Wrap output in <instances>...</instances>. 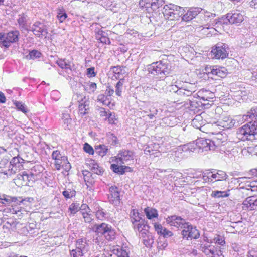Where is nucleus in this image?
<instances>
[{"instance_id": "50", "label": "nucleus", "mask_w": 257, "mask_h": 257, "mask_svg": "<svg viewBox=\"0 0 257 257\" xmlns=\"http://www.w3.org/2000/svg\"><path fill=\"white\" fill-rule=\"evenodd\" d=\"M83 174L85 182L88 183L89 185H92L94 183L93 178H90V177L92 176L91 172L88 171H83Z\"/></svg>"}, {"instance_id": "7", "label": "nucleus", "mask_w": 257, "mask_h": 257, "mask_svg": "<svg viewBox=\"0 0 257 257\" xmlns=\"http://www.w3.org/2000/svg\"><path fill=\"white\" fill-rule=\"evenodd\" d=\"M189 146L192 152H199L200 150L202 152L213 150L211 140L204 138H199L195 142L189 143Z\"/></svg>"}, {"instance_id": "36", "label": "nucleus", "mask_w": 257, "mask_h": 257, "mask_svg": "<svg viewBox=\"0 0 257 257\" xmlns=\"http://www.w3.org/2000/svg\"><path fill=\"white\" fill-rule=\"evenodd\" d=\"M57 64L62 69L66 70H71V66L68 60L66 59H59L56 61Z\"/></svg>"}, {"instance_id": "32", "label": "nucleus", "mask_w": 257, "mask_h": 257, "mask_svg": "<svg viewBox=\"0 0 257 257\" xmlns=\"http://www.w3.org/2000/svg\"><path fill=\"white\" fill-rule=\"evenodd\" d=\"M0 172L1 174L6 175L7 178H9L15 174L18 171L10 163L7 168L1 169Z\"/></svg>"}, {"instance_id": "49", "label": "nucleus", "mask_w": 257, "mask_h": 257, "mask_svg": "<svg viewBox=\"0 0 257 257\" xmlns=\"http://www.w3.org/2000/svg\"><path fill=\"white\" fill-rule=\"evenodd\" d=\"M126 167L119 166L116 164H111V169L115 172L119 174H123L125 172Z\"/></svg>"}, {"instance_id": "56", "label": "nucleus", "mask_w": 257, "mask_h": 257, "mask_svg": "<svg viewBox=\"0 0 257 257\" xmlns=\"http://www.w3.org/2000/svg\"><path fill=\"white\" fill-rule=\"evenodd\" d=\"M215 66H207L205 68V73H206L209 78H213V71L215 70Z\"/></svg>"}, {"instance_id": "12", "label": "nucleus", "mask_w": 257, "mask_h": 257, "mask_svg": "<svg viewBox=\"0 0 257 257\" xmlns=\"http://www.w3.org/2000/svg\"><path fill=\"white\" fill-rule=\"evenodd\" d=\"M225 44L218 43L211 51V56L215 59H224L228 56Z\"/></svg>"}, {"instance_id": "5", "label": "nucleus", "mask_w": 257, "mask_h": 257, "mask_svg": "<svg viewBox=\"0 0 257 257\" xmlns=\"http://www.w3.org/2000/svg\"><path fill=\"white\" fill-rule=\"evenodd\" d=\"M20 33L17 30L8 33H0V46L7 48L11 44L17 43L19 39Z\"/></svg>"}, {"instance_id": "14", "label": "nucleus", "mask_w": 257, "mask_h": 257, "mask_svg": "<svg viewBox=\"0 0 257 257\" xmlns=\"http://www.w3.org/2000/svg\"><path fill=\"white\" fill-rule=\"evenodd\" d=\"M108 199L109 203L114 206H117L120 204V192L117 187L115 186L110 187Z\"/></svg>"}, {"instance_id": "4", "label": "nucleus", "mask_w": 257, "mask_h": 257, "mask_svg": "<svg viewBox=\"0 0 257 257\" xmlns=\"http://www.w3.org/2000/svg\"><path fill=\"white\" fill-rule=\"evenodd\" d=\"M93 231L96 232L97 234L103 235L108 240H114L115 238L116 233L111 226L102 223L100 224H95L92 228Z\"/></svg>"}, {"instance_id": "3", "label": "nucleus", "mask_w": 257, "mask_h": 257, "mask_svg": "<svg viewBox=\"0 0 257 257\" xmlns=\"http://www.w3.org/2000/svg\"><path fill=\"white\" fill-rule=\"evenodd\" d=\"M185 12L182 7L172 4L165 5L163 7L164 16L166 19L170 20H178L179 18H182V15Z\"/></svg>"}, {"instance_id": "37", "label": "nucleus", "mask_w": 257, "mask_h": 257, "mask_svg": "<svg viewBox=\"0 0 257 257\" xmlns=\"http://www.w3.org/2000/svg\"><path fill=\"white\" fill-rule=\"evenodd\" d=\"M226 172L222 170L214 171V181H219L225 180L228 178Z\"/></svg>"}, {"instance_id": "64", "label": "nucleus", "mask_w": 257, "mask_h": 257, "mask_svg": "<svg viewBox=\"0 0 257 257\" xmlns=\"http://www.w3.org/2000/svg\"><path fill=\"white\" fill-rule=\"evenodd\" d=\"M70 257H82L84 254L76 249H72L70 250Z\"/></svg>"}, {"instance_id": "16", "label": "nucleus", "mask_w": 257, "mask_h": 257, "mask_svg": "<svg viewBox=\"0 0 257 257\" xmlns=\"http://www.w3.org/2000/svg\"><path fill=\"white\" fill-rule=\"evenodd\" d=\"M52 158L55 160L54 164L57 170H60L63 166V162H67V157L62 155L59 150L54 151L52 154Z\"/></svg>"}, {"instance_id": "62", "label": "nucleus", "mask_w": 257, "mask_h": 257, "mask_svg": "<svg viewBox=\"0 0 257 257\" xmlns=\"http://www.w3.org/2000/svg\"><path fill=\"white\" fill-rule=\"evenodd\" d=\"M83 149L84 151L89 154H94V149L91 146L87 143H85L84 145Z\"/></svg>"}, {"instance_id": "52", "label": "nucleus", "mask_w": 257, "mask_h": 257, "mask_svg": "<svg viewBox=\"0 0 257 257\" xmlns=\"http://www.w3.org/2000/svg\"><path fill=\"white\" fill-rule=\"evenodd\" d=\"M97 88L96 84L89 82L85 86V90L89 93H93Z\"/></svg>"}, {"instance_id": "44", "label": "nucleus", "mask_w": 257, "mask_h": 257, "mask_svg": "<svg viewBox=\"0 0 257 257\" xmlns=\"http://www.w3.org/2000/svg\"><path fill=\"white\" fill-rule=\"evenodd\" d=\"M124 82V79L123 78L120 79L116 83L115 88V93L116 95L120 96L121 95L123 85Z\"/></svg>"}, {"instance_id": "51", "label": "nucleus", "mask_w": 257, "mask_h": 257, "mask_svg": "<svg viewBox=\"0 0 257 257\" xmlns=\"http://www.w3.org/2000/svg\"><path fill=\"white\" fill-rule=\"evenodd\" d=\"M177 84L175 85H170L169 86V89L170 92H173L175 94L180 96V93H179V91L181 90V83H177Z\"/></svg>"}, {"instance_id": "34", "label": "nucleus", "mask_w": 257, "mask_h": 257, "mask_svg": "<svg viewBox=\"0 0 257 257\" xmlns=\"http://www.w3.org/2000/svg\"><path fill=\"white\" fill-rule=\"evenodd\" d=\"M109 150L108 147L105 145L101 144L95 146V152L101 157H103L107 154Z\"/></svg>"}, {"instance_id": "24", "label": "nucleus", "mask_w": 257, "mask_h": 257, "mask_svg": "<svg viewBox=\"0 0 257 257\" xmlns=\"http://www.w3.org/2000/svg\"><path fill=\"white\" fill-rule=\"evenodd\" d=\"M197 95L203 100L209 101L216 97L215 94L210 90L202 89L197 93Z\"/></svg>"}, {"instance_id": "48", "label": "nucleus", "mask_w": 257, "mask_h": 257, "mask_svg": "<svg viewBox=\"0 0 257 257\" xmlns=\"http://www.w3.org/2000/svg\"><path fill=\"white\" fill-rule=\"evenodd\" d=\"M42 55L41 53L36 50H33L30 51L26 58L29 59H35L36 58H40Z\"/></svg>"}, {"instance_id": "10", "label": "nucleus", "mask_w": 257, "mask_h": 257, "mask_svg": "<svg viewBox=\"0 0 257 257\" xmlns=\"http://www.w3.org/2000/svg\"><path fill=\"white\" fill-rule=\"evenodd\" d=\"M134 158L133 152L128 150H122L119 152L116 161L117 163L130 165L133 162Z\"/></svg>"}, {"instance_id": "27", "label": "nucleus", "mask_w": 257, "mask_h": 257, "mask_svg": "<svg viewBox=\"0 0 257 257\" xmlns=\"http://www.w3.org/2000/svg\"><path fill=\"white\" fill-rule=\"evenodd\" d=\"M130 248L127 246H118L117 248L113 249L114 254L118 257H130Z\"/></svg>"}, {"instance_id": "40", "label": "nucleus", "mask_w": 257, "mask_h": 257, "mask_svg": "<svg viewBox=\"0 0 257 257\" xmlns=\"http://www.w3.org/2000/svg\"><path fill=\"white\" fill-rule=\"evenodd\" d=\"M165 4L164 0H152L151 4V9L154 11H157L162 7Z\"/></svg>"}, {"instance_id": "2", "label": "nucleus", "mask_w": 257, "mask_h": 257, "mask_svg": "<svg viewBox=\"0 0 257 257\" xmlns=\"http://www.w3.org/2000/svg\"><path fill=\"white\" fill-rule=\"evenodd\" d=\"M244 20L243 13L238 10L233 12L228 13L225 17H222L218 20L214 19L212 22V25L218 27L219 25H222L229 22L231 24H239Z\"/></svg>"}, {"instance_id": "1", "label": "nucleus", "mask_w": 257, "mask_h": 257, "mask_svg": "<svg viewBox=\"0 0 257 257\" xmlns=\"http://www.w3.org/2000/svg\"><path fill=\"white\" fill-rule=\"evenodd\" d=\"M242 120L249 122L239 128L237 137L243 140L253 141L257 139V106L252 108L247 114L242 116Z\"/></svg>"}, {"instance_id": "38", "label": "nucleus", "mask_w": 257, "mask_h": 257, "mask_svg": "<svg viewBox=\"0 0 257 257\" xmlns=\"http://www.w3.org/2000/svg\"><path fill=\"white\" fill-rule=\"evenodd\" d=\"M229 190L227 191H213L211 193V196L217 198L227 197L229 195Z\"/></svg>"}, {"instance_id": "46", "label": "nucleus", "mask_w": 257, "mask_h": 257, "mask_svg": "<svg viewBox=\"0 0 257 257\" xmlns=\"http://www.w3.org/2000/svg\"><path fill=\"white\" fill-rule=\"evenodd\" d=\"M166 86V82L163 80H159L158 81L156 85L154 90L153 91H157L160 93H162L164 91V87Z\"/></svg>"}, {"instance_id": "61", "label": "nucleus", "mask_w": 257, "mask_h": 257, "mask_svg": "<svg viewBox=\"0 0 257 257\" xmlns=\"http://www.w3.org/2000/svg\"><path fill=\"white\" fill-rule=\"evenodd\" d=\"M62 194L66 198L68 199L75 196V191L74 190H67L64 191Z\"/></svg>"}, {"instance_id": "31", "label": "nucleus", "mask_w": 257, "mask_h": 257, "mask_svg": "<svg viewBox=\"0 0 257 257\" xmlns=\"http://www.w3.org/2000/svg\"><path fill=\"white\" fill-rule=\"evenodd\" d=\"M89 166L91 171L96 174L101 175L104 172L103 169L94 160L90 161Z\"/></svg>"}, {"instance_id": "58", "label": "nucleus", "mask_w": 257, "mask_h": 257, "mask_svg": "<svg viewBox=\"0 0 257 257\" xmlns=\"http://www.w3.org/2000/svg\"><path fill=\"white\" fill-rule=\"evenodd\" d=\"M15 104L18 110L24 113H26L28 112V109L24 103L21 102H16Z\"/></svg>"}, {"instance_id": "43", "label": "nucleus", "mask_w": 257, "mask_h": 257, "mask_svg": "<svg viewBox=\"0 0 257 257\" xmlns=\"http://www.w3.org/2000/svg\"><path fill=\"white\" fill-rule=\"evenodd\" d=\"M220 123L222 124L223 127L229 128L233 126L235 122L231 118L225 117L224 118V120H223V121L220 122Z\"/></svg>"}, {"instance_id": "13", "label": "nucleus", "mask_w": 257, "mask_h": 257, "mask_svg": "<svg viewBox=\"0 0 257 257\" xmlns=\"http://www.w3.org/2000/svg\"><path fill=\"white\" fill-rule=\"evenodd\" d=\"M197 90V85L195 83L185 82L181 83V90L179 93L180 97H187L191 96Z\"/></svg>"}, {"instance_id": "25", "label": "nucleus", "mask_w": 257, "mask_h": 257, "mask_svg": "<svg viewBox=\"0 0 257 257\" xmlns=\"http://www.w3.org/2000/svg\"><path fill=\"white\" fill-rule=\"evenodd\" d=\"M190 147L189 146V143L181 146H179L177 148L176 151L174 152V155L178 158V160L179 159L183 157L184 156V155L183 154V153H192L191 151V149H190Z\"/></svg>"}, {"instance_id": "11", "label": "nucleus", "mask_w": 257, "mask_h": 257, "mask_svg": "<svg viewBox=\"0 0 257 257\" xmlns=\"http://www.w3.org/2000/svg\"><path fill=\"white\" fill-rule=\"evenodd\" d=\"M14 180L16 184L22 186H30L35 182L28 171H25L18 174Z\"/></svg>"}, {"instance_id": "45", "label": "nucleus", "mask_w": 257, "mask_h": 257, "mask_svg": "<svg viewBox=\"0 0 257 257\" xmlns=\"http://www.w3.org/2000/svg\"><path fill=\"white\" fill-rule=\"evenodd\" d=\"M125 68L120 66H113L111 68L112 72L116 75H117V76H116V78H119L120 74H123L125 73Z\"/></svg>"}, {"instance_id": "33", "label": "nucleus", "mask_w": 257, "mask_h": 257, "mask_svg": "<svg viewBox=\"0 0 257 257\" xmlns=\"http://www.w3.org/2000/svg\"><path fill=\"white\" fill-rule=\"evenodd\" d=\"M130 216L132 224L137 223L143 220L142 215L138 212L137 210L132 209L130 212Z\"/></svg>"}, {"instance_id": "57", "label": "nucleus", "mask_w": 257, "mask_h": 257, "mask_svg": "<svg viewBox=\"0 0 257 257\" xmlns=\"http://www.w3.org/2000/svg\"><path fill=\"white\" fill-rule=\"evenodd\" d=\"M152 0H140L139 5L141 7L145 8L147 10L151 8Z\"/></svg>"}, {"instance_id": "59", "label": "nucleus", "mask_w": 257, "mask_h": 257, "mask_svg": "<svg viewBox=\"0 0 257 257\" xmlns=\"http://www.w3.org/2000/svg\"><path fill=\"white\" fill-rule=\"evenodd\" d=\"M12 202V200L11 197L9 196H6L5 195L0 196V203L8 205Z\"/></svg>"}, {"instance_id": "41", "label": "nucleus", "mask_w": 257, "mask_h": 257, "mask_svg": "<svg viewBox=\"0 0 257 257\" xmlns=\"http://www.w3.org/2000/svg\"><path fill=\"white\" fill-rule=\"evenodd\" d=\"M107 140L108 144L111 145L115 146L118 144L117 137L110 132L107 134Z\"/></svg>"}, {"instance_id": "28", "label": "nucleus", "mask_w": 257, "mask_h": 257, "mask_svg": "<svg viewBox=\"0 0 257 257\" xmlns=\"http://www.w3.org/2000/svg\"><path fill=\"white\" fill-rule=\"evenodd\" d=\"M95 213L96 218L100 220H104L108 217V213L98 205L95 207Z\"/></svg>"}, {"instance_id": "21", "label": "nucleus", "mask_w": 257, "mask_h": 257, "mask_svg": "<svg viewBox=\"0 0 257 257\" xmlns=\"http://www.w3.org/2000/svg\"><path fill=\"white\" fill-rule=\"evenodd\" d=\"M159 145L158 143H153L148 145L144 150V153L146 155H152L153 157H158L160 152L158 150Z\"/></svg>"}, {"instance_id": "54", "label": "nucleus", "mask_w": 257, "mask_h": 257, "mask_svg": "<svg viewBox=\"0 0 257 257\" xmlns=\"http://www.w3.org/2000/svg\"><path fill=\"white\" fill-rule=\"evenodd\" d=\"M81 215L83 216L84 221L85 223H90L93 220L92 216L90 214V212H83L82 213H81Z\"/></svg>"}, {"instance_id": "19", "label": "nucleus", "mask_w": 257, "mask_h": 257, "mask_svg": "<svg viewBox=\"0 0 257 257\" xmlns=\"http://www.w3.org/2000/svg\"><path fill=\"white\" fill-rule=\"evenodd\" d=\"M31 30L38 37H42L47 33V29L44 24L39 22H36L33 24L31 27Z\"/></svg>"}, {"instance_id": "18", "label": "nucleus", "mask_w": 257, "mask_h": 257, "mask_svg": "<svg viewBox=\"0 0 257 257\" xmlns=\"http://www.w3.org/2000/svg\"><path fill=\"white\" fill-rule=\"evenodd\" d=\"M202 10V8L199 7L191 8L182 15V20L185 22L189 21L197 16Z\"/></svg>"}, {"instance_id": "53", "label": "nucleus", "mask_w": 257, "mask_h": 257, "mask_svg": "<svg viewBox=\"0 0 257 257\" xmlns=\"http://www.w3.org/2000/svg\"><path fill=\"white\" fill-rule=\"evenodd\" d=\"M226 147H223L220 149L221 151L223 152L226 155L228 156L229 158H232L233 156L235 155V153H237V151L236 149L233 148L231 150L225 149Z\"/></svg>"}, {"instance_id": "9", "label": "nucleus", "mask_w": 257, "mask_h": 257, "mask_svg": "<svg viewBox=\"0 0 257 257\" xmlns=\"http://www.w3.org/2000/svg\"><path fill=\"white\" fill-rule=\"evenodd\" d=\"M212 142V149L215 150L218 147H222L224 146L228 147L230 143L227 142V137L225 134L219 133L214 136L211 140Z\"/></svg>"}, {"instance_id": "22", "label": "nucleus", "mask_w": 257, "mask_h": 257, "mask_svg": "<svg viewBox=\"0 0 257 257\" xmlns=\"http://www.w3.org/2000/svg\"><path fill=\"white\" fill-rule=\"evenodd\" d=\"M76 250L83 253L84 255L89 250V245L87 243L86 239H79L75 243V248Z\"/></svg>"}, {"instance_id": "17", "label": "nucleus", "mask_w": 257, "mask_h": 257, "mask_svg": "<svg viewBox=\"0 0 257 257\" xmlns=\"http://www.w3.org/2000/svg\"><path fill=\"white\" fill-rule=\"evenodd\" d=\"M242 208L244 210H255L257 209V196H251L247 197L242 203Z\"/></svg>"}, {"instance_id": "20", "label": "nucleus", "mask_w": 257, "mask_h": 257, "mask_svg": "<svg viewBox=\"0 0 257 257\" xmlns=\"http://www.w3.org/2000/svg\"><path fill=\"white\" fill-rule=\"evenodd\" d=\"M133 226L134 229L140 233L141 237H145L150 228V227L144 220H142L137 223L133 224Z\"/></svg>"}, {"instance_id": "29", "label": "nucleus", "mask_w": 257, "mask_h": 257, "mask_svg": "<svg viewBox=\"0 0 257 257\" xmlns=\"http://www.w3.org/2000/svg\"><path fill=\"white\" fill-rule=\"evenodd\" d=\"M213 72V79H217L219 77L224 78L227 74V69L224 67L215 66Z\"/></svg>"}, {"instance_id": "35", "label": "nucleus", "mask_w": 257, "mask_h": 257, "mask_svg": "<svg viewBox=\"0 0 257 257\" xmlns=\"http://www.w3.org/2000/svg\"><path fill=\"white\" fill-rule=\"evenodd\" d=\"M144 212L149 219L157 218L158 216V211L156 209L151 207H147L144 209Z\"/></svg>"}, {"instance_id": "8", "label": "nucleus", "mask_w": 257, "mask_h": 257, "mask_svg": "<svg viewBox=\"0 0 257 257\" xmlns=\"http://www.w3.org/2000/svg\"><path fill=\"white\" fill-rule=\"evenodd\" d=\"M182 228L183 230L181 232V234L184 239L187 240L197 239L200 236L199 231L196 227H193L188 222H186V224L184 225Z\"/></svg>"}, {"instance_id": "55", "label": "nucleus", "mask_w": 257, "mask_h": 257, "mask_svg": "<svg viewBox=\"0 0 257 257\" xmlns=\"http://www.w3.org/2000/svg\"><path fill=\"white\" fill-rule=\"evenodd\" d=\"M97 100L103 105H108L110 103L107 96L104 94H99L98 96Z\"/></svg>"}, {"instance_id": "39", "label": "nucleus", "mask_w": 257, "mask_h": 257, "mask_svg": "<svg viewBox=\"0 0 257 257\" xmlns=\"http://www.w3.org/2000/svg\"><path fill=\"white\" fill-rule=\"evenodd\" d=\"M143 238L144 245L147 247H150L153 243V239L152 238V235L150 233L149 231H147V234L145 237H141Z\"/></svg>"}, {"instance_id": "26", "label": "nucleus", "mask_w": 257, "mask_h": 257, "mask_svg": "<svg viewBox=\"0 0 257 257\" xmlns=\"http://www.w3.org/2000/svg\"><path fill=\"white\" fill-rule=\"evenodd\" d=\"M24 162L25 160L19 155L13 157L10 161L11 165L13 167V168L17 169L18 172L23 168Z\"/></svg>"}, {"instance_id": "63", "label": "nucleus", "mask_w": 257, "mask_h": 257, "mask_svg": "<svg viewBox=\"0 0 257 257\" xmlns=\"http://www.w3.org/2000/svg\"><path fill=\"white\" fill-rule=\"evenodd\" d=\"M154 227L155 228V230L157 232V233L161 235L162 232H163L165 228H164L161 224H158L156 223H155L154 224Z\"/></svg>"}, {"instance_id": "15", "label": "nucleus", "mask_w": 257, "mask_h": 257, "mask_svg": "<svg viewBox=\"0 0 257 257\" xmlns=\"http://www.w3.org/2000/svg\"><path fill=\"white\" fill-rule=\"evenodd\" d=\"M166 222L170 226L175 227L177 228H182L186 222L185 219L177 215L168 216L166 219Z\"/></svg>"}, {"instance_id": "6", "label": "nucleus", "mask_w": 257, "mask_h": 257, "mask_svg": "<svg viewBox=\"0 0 257 257\" xmlns=\"http://www.w3.org/2000/svg\"><path fill=\"white\" fill-rule=\"evenodd\" d=\"M170 70L168 63L162 61L154 62L148 67L149 72L153 75H166L169 73Z\"/></svg>"}, {"instance_id": "47", "label": "nucleus", "mask_w": 257, "mask_h": 257, "mask_svg": "<svg viewBox=\"0 0 257 257\" xmlns=\"http://www.w3.org/2000/svg\"><path fill=\"white\" fill-rule=\"evenodd\" d=\"M80 208L79 203L73 202L69 206L68 211L71 214L74 215L80 210Z\"/></svg>"}, {"instance_id": "42", "label": "nucleus", "mask_w": 257, "mask_h": 257, "mask_svg": "<svg viewBox=\"0 0 257 257\" xmlns=\"http://www.w3.org/2000/svg\"><path fill=\"white\" fill-rule=\"evenodd\" d=\"M57 17L61 23L64 22L67 18V14H66L65 10L63 8H59L58 9Z\"/></svg>"}, {"instance_id": "23", "label": "nucleus", "mask_w": 257, "mask_h": 257, "mask_svg": "<svg viewBox=\"0 0 257 257\" xmlns=\"http://www.w3.org/2000/svg\"><path fill=\"white\" fill-rule=\"evenodd\" d=\"M44 168L41 165H36L30 170H28L33 179L35 181L39 179L41 173L44 171Z\"/></svg>"}, {"instance_id": "30", "label": "nucleus", "mask_w": 257, "mask_h": 257, "mask_svg": "<svg viewBox=\"0 0 257 257\" xmlns=\"http://www.w3.org/2000/svg\"><path fill=\"white\" fill-rule=\"evenodd\" d=\"M89 102L88 100H82L79 102V113L81 116H84L87 114L89 111Z\"/></svg>"}, {"instance_id": "60", "label": "nucleus", "mask_w": 257, "mask_h": 257, "mask_svg": "<svg viewBox=\"0 0 257 257\" xmlns=\"http://www.w3.org/2000/svg\"><path fill=\"white\" fill-rule=\"evenodd\" d=\"M213 240L215 243L222 246L224 245L225 243L224 238L220 235H218L217 237H215Z\"/></svg>"}]
</instances>
